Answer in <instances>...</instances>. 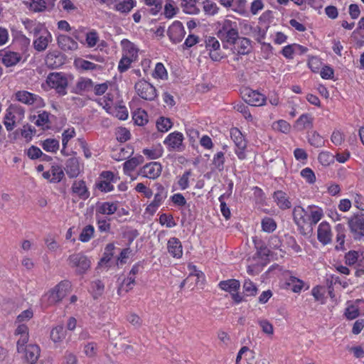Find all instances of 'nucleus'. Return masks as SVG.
Returning a JSON list of instances; mask_svg holds the SVG:
<instances>
[{
  "mask_svg": "<svg viewBox=\"0 0 364 364\" xmlns=\"http://www.w3.org/2000/svg\"><path fill=\"white\" fill-rule=\"evenodd\" d=\"M335 156L328 151H322L318 154V161L325 166H329L334 162Z\"/></svg>",
  "mask_w": 364,
  "mask_h": 364,
  "instance_id": "51",
  "label": "nucleus"
},
{
  "mask_svg": "<svg viewBox=\"0 0 364 364\" xmlns=\"http://www.w3.org/2000/svg\"><path fill=\"white\" fill-rule=\"evenodd\" d=\"M121 46L122 47L123 52L124 53L123 55H127L128 57L135 60L137 59L139 50L132 42L128 39H123L121 41Z\"/></svg>",
  "mask_w": 364,
  "mask_h": 364,
  "instance_id": "28",
  "label": "nucleus"
},
{
  "mask_svg": "<svg viewBox=\"0 0 364 364\" xmlns=\"http://www.w3.org/2000/svg\"><path fill=\"white\" fill-rule=\"evenodd\" d=\"M65 56L58 50L50 51L47 53L45 63L50 69H57L65 64Z\"/></svg>",
  "mask_w": 364,
  "mask_h": 364,
  "instance_id": "12",
  "label": "nucleus"
},
{
  "mask_svg": "<svg viewBox=\"0 0 364 364\" xmlns=\"http://www.w3.org/2000/svg\"><path fill=\"white\" fill-rule=\"evenodd\" d=\"M238 43V50L237 53L240 55H247L250 53L251 41L245 37H242L237 39Z\"/></svg>",
  "mask_w": 364,
  "mask_h": 364,
  "instance_id": "43",
  "label": "nucleus"
},
{
  "mask_svg": "<svg viewBox=\"0 0 364 364\" xmlns=\"http://www.w3.org/2000/svg\"><path fill=\"white\" fill-rule=\"evenodd\" d=\"M173 123L169 118L161 117L156 122V127L161 132H167L171 128Z\"/></svg>",
  "mask_w": 364,
  "mask_h": 364,
  "instance_id": "50",
  "label": "nucleus"
},
{
  "mask_svg": "<svg viewBox=\"0 0 364 364\" xmlns=\"http://www.w3.org/2000/svg\"><path fill=\"white\" fill-rule=\"evenodd\" d=\"M66 336V330L63 326H58L53 328L50 332V338L54 343L62 342Z\"/></svg>",
  "mask_w": 364,
  "mask_h": 364,
  "instance_id": "35",
  "label": "nucleus"
},
{
  "mask_svg": "<svg viewBox=\"0 0 364 364\" xmlns=\"http://www.w3.org/2000/svg\"><path fill=\"white\" fill-rule=\"evenodd\" d=\"M73 80L72 75L63 72H53L48 75L46 83L51 88L54 89L59 96L67 95V88L69 82Z\"/></svg>",
  "mask_w": 364,
  "mask_h": 364,
  "instance_id": "3",
  "label": "nucleus"
},
{
  "mask_svg": "<svg viewBox=\"0 0 364 364\" xmlns=\"http://www.w3.org/2000/svg\"><path fill=\"white\" fill-rule=\"evenodd\" d=\"M230 136L234 141L237 149L235 154L240 159H244L246 157L245 150L247 147V141H245L241 132L236 127L230 129Z\"/></svg>",
  "mask_w": 364,
  "mask_h": 364,
  "instance_id": "9",
  "label": "nucleus"
},
{
  "mask_svg": "<svg viewBox=\"0 0 364 364\" xmlns=\"http://www.w3.org/2000/svg\"><path fill=\"white\" fill-rule=\"evenodd\" d=\"M183 135L179 132H174L169 134L164 141V144L167 146L168 151H182L184 149L183 144Z\"/></svg>",
  "mask_w": 364,
  "mask_h": 364,
  "instance_id": "11",
  "label": "nucleus"
},
{
  "mask_svg": "<svg viewBox=\"0 0 364 364\" xmlns=\"http://www.w3.org/2000/svg\"><path fill=\"white\" fill-rule=\"evenodd\" d=\"M41 146L45 151L55 153L59 149L60 144L55 139H46L42 141Z\"/></svg>",
  "mask_w": 364,
  "mask_h": 364,
  "instance_id": "40",
  "label": "nucleus"
},
{
  "mask_svg": "<svg viewBox=\"0 0 364 364\" xmlns=\"http://www.w3.org/2000/svg\"><path fill=\"white\" fill-rule=\"evenodd\" d=\"M348 225L355 240L364 237V214L354 215L348 220Z\"/></svg>",
  "mask_w": 364,
  "mask_h": 364,
  "instance_id": "8",
  "label": "nucleus"
},
{
  "mask_svg": "<svg viewBox=\"0 0 364 364\" xmlns=\"http://www.w3.org/2000/svg\"><path fill=\"white\" fill-rule=\"evenodd\" d=\"M71 283L68 280L59 282L53 289L49 291L42 299L47 306L54 305L63 300L70 291Z\"/></svg>",
  "mask_w": 364,
  "mask_h": 364,
  "instance_id": "4",
  "label": "nucleus"
},
{
  "mask_svg": "<svg viewBox=\"0 0 364 364\" xmlns=\"http://www.w3.org/2000/svg\"><path fill=\"white\" fill-rule=\"evenodd\" d=\"M117 139L120 142H125L128 141L131 137L130 132L124 128V127H120L118 129L117 133Z\"/></svg>",
  "mask_w": 364,
  "mask_h": 364,
  "instance_id": "58",
  "label": "nucleus"
},
{
  "mask_svg": "<svg viewBox=\"0 0 364 364\" xmlns=\"http://www.w3.org/2000/svg\"><path fill=\"white\" fill-rule=\"evenodd\" d=\"M115 249L114 245L113 243H109L106 245L105 248V252L103 253V257L101 258L99 262L100 265H102L103 264L108 263L112 257L114 255V250Z\"/></svg>",
  "mask_w": 364,
  "mask_h": 364,
  "instance_id": "44",
  "label": "nucleus"
},
{
  "mask_svg": "<svg viewBox=\"0 0 364 364\" xmlns=\"http://www.w3.org/2000/svg\"><path fill=\"white\" fill-rule=\"evenodd\" d=\"M75 136V132L74 128L68 129L65 130L62 134V144L64 149L67 147L68 143L70 139Z\"/></svg>",
  "mask_w": 364,
  "mask_h": 364,
  "instance_id": "61",
  "label": "nucleus"
},
{
  "mask_svg": "<svg viewBox=\"0 0 364 364\" xmlns=\"http://www.w3.org/2000/svg\"><path fill=\"white\" fill-rule=\"evenodd\" d=\"M134 154V149L132 146H127L126 147H121L119 151H114L112 159L116 161H122L128 159Z\"/></svg>",
  "mask_w": 364,
  "mask_h": 364,
  "instance_id": "30",
  "label": "nucleus"
},
{
  "mask_svg": "<svg viewBox=\"0 0 364 364\" xmlns=\"http://www.w3.org/2000/svg\"><path fill=\"white\" fill-rule=\"evenodd\" d=\"M285 245L290 247L294 252L299 253L301 251V247L297 244L296 239L289 235H284Z\"/></svg>",
  "mask_w": 364,
  "mask_h": 364,
  "instance_id": "54",
  "label": "nucleus"
},
{
  "mask_svg": "<svg viewBox=\"0 0 364 364\" xmlns=\"http://www.w3.org/2000/svg\"><path fill=\"white\" fill-rule=\"evenodd\" d=\"M335 230L336 231V242L338 243L336 245L335 249L336 250H344V243L346 238V228L345 226L342 224L336 225Z\"/></svg>",
  "mask_w": 364,
  "mask_h": 364,
  "instance_id": "31",
  "label": "nucleus"
},
{
  "mask_svg": "<svg viewBox=\"0 0 364 364\" xmlns=\"http://www.w3.org/2000/svg\"><path fill=\"white\" fill-rule=\"evenodd\" d=\"M197 0H181V6L183 11L188 14H198L200 9L196 6Z\"/></svg>",
  "mask_w": 364,
  "mask_h": 364,
  "instance_id": "36",
  "label": "nucleus"
},
{
  "mask_svg": "<svg viewBox=\"0 0 364 364\" xmlns=\"http://www.w3.org/2000/svg\"><path fill=\"white\" fill-rule=\"evenodd\" d=\"M311 145L315 147H321L324 144V140L321 136L314 132L309 138Z\"/></svg>",
  "mask_w": 364,
  "mask_h": 364,
  "instance_id": "59",
  "label": "nucleus"
},
{
  "mask_svg": "<svg viewBox=\"0 0 364 364\" xmlns=\"http://www.w3.org/2000/svg\"><path fill=\"white\" fill-rule=\"evenodd\" d=\"M85 40L89 48L94 47L98 41V36L97 32L91 31L89 33H86Z\"/></svg>",
  "mask_w": 364,
  "mask_h": 364,
  "instance_id": "62",
  "label": "nucleus"
},
{
  "mask_svg": "<svg viewBox=\"0 0 364 364\" xmlns=\"http://www.w3.org/2000/svg\"><path fill=\"white\" fill-rule=\"evenodd\" d=\"M92 87L93 82L91 79L81 77L71 92L77 95H82L83 92L89 91Z\"/></svg>",
  "mask_w": 364,
  "mask_h": 364,
  "instance_id": "26",
  "label": "nucleus"
},
{
  "mask_svg": "<svg viewBox=\"0 0 364 364\" xmlns=\"http://www.w3.org/2000/svg\"><path fill=\"white\" fill-rule=\"evenodd\" d=\"M52 178L50 179V183H59L63 178L65 174L60 166L53 165L50 168Z\"/></svg>",
  "mask_w": 364,
  "mask_h": 364,
  "instance_id": "41",
  "label": "nucleus"
},
{
  "mask_svg": "<svg viewBox=\"0 0 364 364\" xmlns=\"http://www.w3.org/2000/svg\"><path fill=\"white\" fill-rule=\"evenodd\" d=\"M292 215L299 232L304 236L310 237L313 233L314 226L323 218V211L322 208L315 205H309L306 210L298 205L294 207Z\"/></svg>",
  "mask_w": 364,
  "mask_h": 364,
  "instance_id": "1",
  "label": "nucleus"
},
{
  "mask_svg": "<svg viewBox=\"0 0 364 364\" xmlns=\"http://www.w3.org/2000/svg\"><path fill=\"white\" fill-rule=\"evenodd\" d=\"M25 109L18 105L11 104L6 109L4 124L7 131L14 129L17 123H20L24 118Z\"/></svg>",
  "mask_w": 364,
  "mask_h": 364,
  "instance_id": "5",
  "label": "nucleus"
},
{
  "mask_svg": "<svg viewBox=\"0 0 364 364\" xmlns=\"http://www.w3.org/2000/svg\"><path fill=\"white\" fill-rule=\"evenodd\" d=\"M203 9L206 15L214 16L218 12L219 8L217 4L210 0H205L203 2Z\"/></svg>",
  "mask_w": 364,
  "mask_h": 364,
  "instance_id": "46",
  "label": "nucleus"
},
{
  "mask_svg": "<svg viewBox=\"0 0 364 364\" xmlns=\"http://www.w3.org/2000/svg\"><path fill=\"white\" fill-rule=\"evenodd\" d=\"M169 254L176 258H181L183 255L182 245L177 237H171L167 243Z\"/></svg>",
  "mask_w": 364,
  "mask_h": 364,
  "instance_id": "23",
  "label": "nucleus"
},
{
  "mask_svg": "<svg viewBox=\"0 0 364 364\" xmlns=\"http://www.w3.org/2000/svg\"><path fill=\"white\" fill-rule=\"evenodd\" d=\"M301 176L310 184H313L316 181L314 172L310 168H304L301 171Z\"/></svg>",
  "mask_w": 364,
  "mask_h": 364,
  "instance_id": "60",
  "label": "nucleus"
},
{
  "mask_svg": "<svg viewBox=\"0 0 364 364\" xmlns=\"http://www.w3.org/2000/svg\"><path fill=\"white\" fill-rule=\"evenodd\" d=\"M220 46L219 41L215 37L209 36L205 40V47L207 50H209L210 58L213 61H220L223 58V56L219 52Z\"/></svg>",
  "mask_w": 364,
  "mask_h": 364,
  "instance_id": "15",
  "label": "nucleus"
},
{
  "mask_svg": "<svg viewBox=\"0 0 364 364\" xmlns=\"http://www.w3.org/2000/svg\"><path fill=\"white\" fill-rule=\"evenodd\" d=\"M52 41V36L47 29H44V33H42L33 41V48L38 52L45 50L48 43Z\"/></svg>",
  "mask_w": 364,
  "mask_h": 364,
  "instance_id": "21",
  "label": "nucleus"
},
{
  "mask_svg": "<svg viewBox=\"0 0 364 364\" xmlns=\"http://www.w3.org/2000/svg\"><path fill=\"white\" fill-rule=\"evenodd\" d=\"M167 34L173 43H180L185 36L186 31L182 23L175 21L168 28Z\"/></svg>",
  "mask_w": 364,
  "mask_h": 364,
  "instance_id": "13",
  "label": "nucleus"
},
{
  "mask_svg": "<svg viewBox=\"0 0 364 364\" xmlns=\"http://www.w3.org/2000/svg\"><path fill=\"white\" fill-rule=\"evenodd\" d=\"M21 353H24L25 360L29 364H36L40 357L41 350L38 345L29 344L25 346Z\"/></svg>",
  "mask_w": 364,
  "mask_h": 364,
  "instance_id": "17",
  "label": "nucleus"
},
{
  "mask_svg": "<svg viewBox=\"0 0 364 364\" xmlns=\"http://www.w3.org/2000/svg\"><path fill=\"white\" fill-rule=\"evenodd\" d=\"M25 4L34 12H42L46 9L43 0H28L24 1Z\"/></svg>",
  "mask_w": 364,
  "mask_h": 364,
  "instance_id": "39",
  "label": "nucleus"
},
{
  "mask_svg": "<svg viewBox=\"0 0 364 364\" xmlns=\"http://www.w3.org/2000/svg\"><path fill=\"white\" fill-rule=\"evenodd\" d=\"M26 28L30 31V33H33L34 36H38L40 33H44V28L43 26L41 23H28V25H26Z\"/></svg>",
  "mask_w": 364,
  "mask_h": 364,
  "instance_id": "57",
  "label": "nucleus"
},
{
  "mask_svg": "<svg viewBox=\"0 0 364 364\" xmlns=\"http://www.w3.org/2000/svg\"><path fill=\"white\" fill-rule=\"evenodd\" d=\"M65 170L70 178H76L80 173V167L78 159L72 157L65 163Z\"/></svg>",
  "mask_w": 364,
  "mask_h": 364,
  "instance_id": "24",
  "label": "nucleus"
},
{
  "mask_svg": "<svg viewBox=\"0 0 364 364\" xmlns=\"http://www.w3.org/2000/svg\"><path fill=\"white\" fill-rule=\"evenodd\" d=\"M136 60L128 57L127 55H123L118 64V70L120 73L126 72L129 68L132 62Z\"/></svg>",
  "mask_w": 364,
  "mask_h": 364,
  "instance_id": "47",
  "label": "nucleus"
},
{
  "mask_svg": "<svg viewBox=\"0 0 364 364\" xmlns=\"http://www.w3.org/2000/svg\"><path fill=\"white\" fill-rule=\"evenodd\" d=\"M148 114L146 112L141 109L135 110L132 115L134 123L139 126H144L148 122Z\"/></svg>",
  "mask_w": 364,
  "mask_h": 364,
  "instance_id": "37",
  "label": "nucleus"
},
{
  "mask_svg": "<svg viewBox=\"0 0 364 364\" xmlns=\"http://www.w3.org/2000/svg\"><path fill=\"white\" fill-rule=\"evenodd\" d=\"M142 153L149 159H156L162 156L163 149L161 147L153 149H144Z\"/></svg>",
  "mask_w": 364,
  "mask_h": 364,
  "instance_id": "55",
  "label": "nucleus"
},
{
  "mask_svg": "<svg viewBox=\"0 0 364 364\" xmlns=\"http://www.w3.org/2000/svg\"><path fill=\"white\" fill-rule=\"evenodd\" d=\"M243 291L245 295L252 296L257 294V288L250 279H245L243 284Z\"/></svg>",
  "mask_w": 364,
  "mask_h": 364,
  "instance_id": "48",
  "label": "nucleus"
},
{
  "mask_svg": "<svg viewBox=\"0 0 364 364\" xmlns=\"http://www.w3.org/2000/svg\"><path fill=\"white\" fill-rule=\"evenodd\" d=\"M58 46L64 51L75 50L78 48L77 43L66 35H59L57 38Z\"/></svg>",
  "mask_w": 364,
  "mask_h": 364,
  "instance_id": "20",
  "label": "nucleus"
},
{
  "mask_svg": "<svg viewBox=\"0 0 364 364\" xmlns=\"http://www.w3.org/2000/svg\"><path fill=\"white\" fill-rule=\"evenodd\" d=\"M144 162V157L141 155H138L132 159L126 161L123 164L124 172L126 174L133 171L137 166Z\"/></svg>",
  "mask_w": 364,
  "mask_h": 364,
  "instance_id": "29",
  "label": "nucleus"
},
{
  "mask_svg": "<svg viewBox=\"0 0 364 364\" xmlns=\"http://www.w3.org/2000/svg\"><path fill=\"white\" fill-rule=\"evenodd\" d=\"M21 60V55L17 52L6 51L2 57V63L6 67L16 65Z\"/></svg>",
  "mask_w": 364,
  "mask_h": 364,
  "instance_id": "27",
  "label": "nucleus"
},
{
  "mask_svg": "<svg viewBox=\"0 0 364 364\" xmlns=\"http://www.w3.org/2000/svg\"><path fill=\"white\" fill-rule=\"evenodd\" d=\"M154 78L165 79L167 77V72L164 65L161 63H158L156 65L154 71L153 73Z\"/></svg>",
  "mask_w": 364,
  "mask_h": 364,
  "instance_id": "56",
  "label": "nucleus"
},
{
  "mask_svg": "<svg viewBox=\"0 0 364 364\" xmlns=\"http://www.w3.org/2000/svg\"><path fill=\"white\" fill-rule=\"evenodd\" d=\"M68 262L70 267L75 269L77 274H85L90 267V260L82 253H75L70 255Z\"/></svg>",
  "mask_w": 364,
  "mask_h": 364,
  "instance_id": "6",
  "label": "nucleus"
},
{
  "mask_svg": "<svg viewBox=\"0 0 364 364\" xmlns=\"http://www.w3.org/2000/svg\"><path fill=\"white\" fill-rule=\"evenodd\" d=\"M219 28L217 36L222 41L223 48H227L229 44L230 46L235 45L239 38V32L237 23L229 19H225L222 22H218Z\"/></svg>",
  "mask_w": 364,
  "mask_h": 364,
  "instance_id": "2",
  "label": "nucleus"
},
{
  "mask_svg": "<svg viewBox=\"0 0 364 364\" xmlns=\"http://www.w3.org/2000/svg\"><path fill=\"white\" fill-rule=\"evenodd\" d=\"M117 210V205L114 203L105 202L97 207L96 213L103 215H112Z\"/></svg>",
  "mask_w": 364,
  "mask_h": 364,
  "instance_id": "34",
  "label": "nucleus"
},
{
  "mask_svg": "<svg viewBox=\"0 0 364 364\" xmlns=\"http://www.w3.org/2000/svg\"><path fill=\"white\" fill-rule=\"evenodd\" d=\"M273 199L277 205L282 210L289 209L291 207V203L287 196V193L282 191H277L273 193Z\"/></svg>",
  "mask_w": 364,
  "mask_h": 364,
  "instance_id": "22",
  "label": "nucleus"
},
{
  "mask_svg": "<svg viewBox=\"0 0 364 364\" xmlns=\"http://www.w3.org/2000/svg\"><path fill=\"white\" fill-rule=\"evenodd\" d=\"M243 97L245 101L251 106H262L264 105L267 100L264 95L252 90H246Z\"/></svg>",
  "mask_w": 364,
  "mask_h": 364,
  "instance_id": "16",
  "label": "nucleus"
},
{
  "mask_svg": "<svg viewBox=\"0 0 364 364\" xmlns=\"http://www.w3.org/2000/svg\"><path fill=\"white\" fill-rule=\"evenodd\" d=\"M219 287L223 290L232 293V291H237L240 287V282L237 279H231L228 280L221 281L219 283Z\"/></svg>",
  "mask_w": 364,
  "mask_h": 364,
  "instance_id": "33",
  "label": "nucleus"
},
{
  "mask_svg": "<svg viewBox=\"0 0 364 364\" xmlns=\"http://www.w3.org/2000/svg\"><path fill=\"white\" fill-rule=\"evenodd\" d=\"M331 236L330 225L327 222L321 223L317 230L318 240L323 245H326L331 242Z\"/></svg>",
  "mask_w": 364,
  "mask_h": 364,
  "instance_id": "18",
  "label": "nucleus"
},
{
  "mask_svg": "<svg viewBox=\"0 0 364 364\" xmlns=\"http://www.w3.org/2000/svg\"><path fill=\"white\" fill-rule=\"evenodd\" d=\"M261 225L262 230L268 233L274 232L277 228V223L273 218L269 217L263 218Z\"/></svg>",
  "mask_w": 364,
  "mask_h": 364,
  "instance_id": "45",
  "label": "nucleus"
},
{
  "mask_svg": "<svg viewBox=\"0 0 364 364\" xmlns=\"http://www.w3.org/2000/svg\"><path fill=\"white\" fill-rule=\"evenodd\" d=\"M162 166L159 162H150L144 165L139 171V174L149 179H156L161 173Z\"/></svg>",
  "mask_w": 364,
  "mask_h": 364,
  "instance_id": "14",
  "label": "nucleus"
},
{
  "mask_svg": "<svg viewBox=\"0 0 364 364\" xmlns=\"http://www.w3.org/2000/svg\"><path fill=\"white\" fill-rule=\"evenodd\" d=\"M72 191L80 198L85 200L90 197V192L83 180L75 181L72 185Z\"/></svg>",
  "mask_w": 364,
  "mask_h": 364,
  "instance_id": "25",
  "label": "nucleus"
},
{
  "mask_svg": "<svg viewBox=\"0 0 364 364\" xmlns=\"http://www.w3.org/2000/svg\"><path fill=\"white\" fill-rule=\"evenodd\" d=\"M16 99L27 105H35L36 107L44 106V102L40 96L26 90H20L15 94Z\"/></svg>",
  "mask_w": 364,
  "mask_h": 364,
  "instance_id": "10",
  "label": "nucleus"
},
{
  "mask_svg": "<svg viewBox=\"0 0 364 364\" xmlns=\"http://www.w3.org/2000/svg\"><path fill=\"white\" fill-rule=\"evenodd\" d=\"M134 89L137 95L143 100L153 101L157 97L155 87L145 80H140L136 82Z\"/></svg>",
  "mask_w": 364,
  "mask_h": 364,
  "instance_id": "7",
  "label": "nucleus"
},
{
  "mask_svg": "<svg viewBox=\"0 0 364 364\" xmlns=\"http://www.w3.org/2000/svg\"><path fill=\"white\" fill-rule=\"evenodd\" d=\"M225 156L223 151H219L214 155L213 159V165L215 168L219 171H222L224 169Z\"/></svg>",
  "mask_w": 364,
  "mask_h": 364,
  "instance_id": "53",
  "label": "nucleus"
},
{
  "mask_svg": "<svg viewBox=\"0 0 364 364\" xmlns=\"http://www.w3.org/2000/svg\"><path fill=\"white\" fill-rule=\"evenodd\" d=\"M28 157L32 160L41 158L43 154L42 151L37 146L32 145L26 151Z\"/></svg>",
  "mask_w": 364,
  "mask_h": 364,
  "instance_id": "63",
  "label": "nucleus"
},
{
  "mask_svg": "<svg viewBox=\"0 0 364 364\" xmlns=\"http://www.w3.org/2000/svg\"><path fill=\"white\" fill-rule=\"evenodd\" d=\"M255 248L257 250V254L261 257H268L270 253V250L267 248L265 243L260 239L255 238L253 240Z\"/></svg>",
  "mask_w": 364,
  "mask_h": 364,
  "instance_id": "42",
  "label": "nucleus"
},
{
  "mask_svg": "<svg viewBox=\"0 0 364 364\" xmlns=\"http://www.w3.org/2000/svg\"><path fill=\"white\" fill-rule=\"evenodd\" d=\"M63 364H77V358L75 354L65 351L63 358Z\"/></svg>",
  "mask_w": 364,
  "mask_h": 364,
  "instance_id": "64",
  "label": "nucleus"
},
{
  "mask_svg": "<svg viewBox=\"0 0 364 364\" xmlns=\"http://www.w3.org/2000/svg\"><path fill=\"white\" fill-rule=\"evenodd\" d=\"M94 227L91 225L85 226L80 234L79 240L82 242H88L94 234Z\"/></svg>",
  "mask_w": 364,
  "mask_h": 364,
  "instance_id": "52",
  "label": "nucleus"
},
{
  "mask_svg": "<svg viewBox=\"0 0 364 364\" xmlns=\"http://www.w3.org/2000/svg\"><path fill=\"white\" fill-rule=\"evenodd\" d=\"M313 125V119L309 114H301L296 121V126L299 129H304L311 127Z\"/></svg>",
  "mask_w": 364,
  "mask_h": 364,
  "instance_id": "38",
  "label": "nucleus"
},
{
  "mask_svg": "<svg viewBox=\"0 0 364 364\" xmlns=\"http://www.w3.org/2000/svg\"><path fill=\"white\" fill-rule=\"evenodd\" d=\"M157 193L154 195V200L148 205L146 210L154 213L161 205L163 200L166 198L167 194L164 186L161 184L157 185Z\"/></svg>",
  "mask_w": 364,
  "mask_h": 364,
  "instance_id": "19",
  "label": "nucleus"
},
{
  "mask_svg": "<svg viewBox=\"0 0 364 364\" xmlns=\"http://www.w3.org/2000/svg\"><path fill=\"white\" fill-rule=\"evenodd\" d=\"M136 284L135 277L132 275H128L127 279H124L121 285L117 289V294L119 295L121 294V291L123 289L124 285L125 286V291L128 292L129 290L132 289L133 286Z\"/></svg>",
  "mask_w": 364,
  "mask_h": 364,
  "instance_id": "49",
  "label": "nucleus"
},
{
  "mask_svg": "<svg viewBox=\"0 0 364 364\" xmlns=\"http://www.w3.org/2000/svg\"><path fill=\"white\" fill-rule=\"evenodd\" d=\"M136 0H123L114 5V9L121 14H127L136 6Z\"/></svg>",
  "mask_w": 364,
  "mask_h": 364,
  "instance_id": "32",
  "label": "nucleus"
}]
</instances>
